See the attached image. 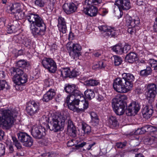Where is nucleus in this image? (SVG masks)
Here are the masks:
<instances>
[{"label": "nucleus", "instance_id": "obj_1", "mask_svg": "<svg viewBox=\"0 0 157 157\" xmlns=\"http://www.w3.org/2000/svg\"><path fill=\"white\" fill-rule=\"evenodd\" d=\"M26 18L30 23V29L34 36L42 35L44 34L46 28L42 17L37 14L30 13L26 16Z\"/></svg>", "mask_w": 157, "mask_h": 157}, {"label": "nucleus", "instance_id": "obj_2", "mask_svg": "<svg viewBox=\"0 0 157 157\" xmlns=\"http://www.w3.org/2000/svg\"><path fill=\"white\" fill-rule=\"evenodd\" d=\"M68 116V114L65 113L59 115H54L50 117L49 128L51 131L57 132L62 130L64 126L66 120Z\"/></svg>", "mask_w": 157, "mask_h": 157}, {"label": "nucleus", "instance_id": "obj_3", "mask_svg": "<svg viewBox=\"0 0 157 157\" xmlns=\"http://www.w3.org/2000/svg\"><path fill=\"white\" fill-rule=\"evenodd\" d=\"M17 117L16 113L9 109H2L0 111V126L2 125L10 128L13 124Z\"/></svg>", "mask_w": 157, "mask_h": 157}, {"label": "nucleus", "instance_id": "obj_4", "mask_svg": "<svg viewBox=\"0 0 157 157\" xmlns=\"http://www.w3.org/2000/svg\"><path fill=\"white\" fill-rule=\"evenodd\" d=\"M127 99L124 94L119 95L112 100V105L115 113L118 115H122L125 111L126 103L124 101Z\"/></svg>", "mask_w": 157, "mask_h": 157}, {"label": "nucleus", "instance_id": "obj_5", "mask_svg": "<svg viewBox=\"0 0 157 157\" xmlns=\"http://www.w3.org/2000/svg\"><path fill=\"white\" fill-rule=\"evenodd\" d=\"M125 19L128 27V32L131 34H135L140 29V24L139 17L132 18L128 15H126Z\"/></svg>", "mask_w": 157, "mask_h": 157}, {"label": "nucleus", "instance_id": "obj_6", "mask_svg": "<svg viewBox=\"0 0 157 157\" xmlns=\"http://www.w3.org/2000/svg\"><path fill=\"white\" fill-rule=\"evenodd\" d=\"M41 63L43 67L50 73H54L57 70L56 63L52 58L44 57L42 60Z\"/></svg>", "mask_w": 157, "mask_h": 157}, {"label": "nucleus", "instance_id": "obj_7", "mask_svg": "<svg viewBox=\"0 0 157 157\" xmlns=\"http://www.w3.org/2000/svg\"><path fill=\"white\" fill-rule=\"evenodd\" d=\"M157 87L154 83L148 84L147 85L146 94L148 102L151 104L153 102L154 98L157 94Z\"/></svg>", "mask_w": 157, "mask_h": 157}, {"label": "nucleus", "instance_id": "obj_8", "mask_svg": "<svg viewBox=\"0 0 157 157\" xmlns=\"http://www.w3.org/2000/svg\"><path fill=\"white\" fill-rule=\"evenodd\" d=\"M67 49L70 56L74 59L76 60L81 55L80 51L82 49V47L78 44H73L72 45H67Z\"/></svg>", "mask_w": 157, "mask_h": 157}, {"label": "nucleus", "instance_id": "obj_9", "mask_svg": "<svg viewBox=\"0 0 157 157\" xmlns=\"http://www.w3.org/2000/svg\"><path fill=\"white\" fill-rule=\"evenodd\" d=\"M17 136L19 140L22 143L23 146L29 147L33 145L32 138L26 133L21 132L19 133Z\"/></svg>", "mask_w": 157, "mask_h": 157}, {"label": "nucleus", "instance_id": "obj_10", "mask_svg": "<svg viewBox=\"0 0 157 157\" xmlns=\"http://www.w3.org/2000/svg\"><path fill=\"white\" fill-rule=\"evenodd\" d=\"M12 81L15 84V87L17 90H22L24 89L23 84L27 81V76L24 74L17 78H12Z\"/></svg>", "mask_w": 157, "mask_h": 157}, {"label": "nucleus", "instance_id": "obj_11", "mask_svg": "<svg viewBox=\"0 0 157 157\" xmlns=\"http://www.w3.org/2000/svg\"><path fill=\"white\" fill-rule=\"evenodd\" d=\"M31 134L36 139H43L45 135V129L41 125L33 126Z\"/></svg>", "mask_w": 157, "mask_h": 157}, {"label": "nucleus", "instance_id": "obj_12", "mask_svg": "<svg viewBox=\"0 0 157 157\" xmlns=\"http://www.w3.org/2000/svg\"><path fill=\"white\" fill-rule=\"evenodd\" d=\"M26 111L29 115L32 116L37 113L40 109L38 102L34 101H29L26 106Z\"/></svg>", "mask_w": 157, "mask_h": 157}, {"label": "nucleus", "instance_id": "obj_13", "mask_svg": "<svg viewBox=\"0 0 157 157\" xmlns=\"http://www.w3.org/2000/svg\"><path fill=\"white\" fill-rule=\"evenodd\" d=\"M76 98L78 101V112H84L88 107V102L85 100L83 95L80 92Z\"/></svg>", "mask_w": 157, "mask_h": 157}, {"label": "nucleus", "instance_id": "obj_14", "mask_svg": "<svg viewBox=\"0 0 157 157\" xmlns=\"http://www.w3.org/2000/svg\"><path fill=\"white\" fill-rule=\"evenodd\" d=\"M140 107L139 104L136 102L131 103L126 110V114L128 116L134 115L139 110Z\"/></svg>", "mask_w": 157, "mask_h": 157}, {"label": "nucleus", "instance_id": "obj_15", "mask_svg": "<svg viewBox=\"0 0 157 157\" xmlns=\"http://www.w3.org/2000/svg\"><path fill=\"white\" fill-rule=\"evenodd\" d=\"M122 77L125 80L126 87L131 90L132 87V82L135 79L133 75L130 73H124L122 74Z\"/></svg>", "mask_w": 157, "mask_h": 157}, {"label": "nucleus", "instance_id": "obj_16", "mask_svg": "<svg viewBox=\"0 0 157 157\" xmlns=\"http://www.w3.org/2000/svg\"><path fill=\"white\" fill-rule=\"evenodd\" d=\"M61 73L62 76L64 78L69 77L70 78H72L76 77L79 74L78 72L75 69L70 71L69 68L63 69L61 71Z\"/></svg>", "mask_w": 157, "mask_h": 157}, {"label": "nucleus", "instance_id": "obj_17", "mask_svg": "<svg viewBox=\"0 0 157 157\" xmlns=\"http://www.w3.org/2000/svg\"><path fill=\"white\" fill-rule=\"evenodd\" d=\"M115 5L119 9L128 10L131 8V4L129 0H117Z\"/></svg>", "mask_w": 157, "mask_h": 157}, {"label": "nucleus", "instance_id": "obj_18", "mask_svg": "<svg viewBox=\"0 0 157 157\" xmlns=\"http://www.w3.org/2000/svg\"><path fill=\"white\" fill-rule=\"evenodd\" d=\"M64 11L67 14L75 12L77 9V6L74 3H65L63 6Z\"/></svg>", "mask_w": 157, "mask_h": 157}, {"label": "nucleus", "instance_id": "obj_19", "mask_svg": "<svg viewBox=\"0 0 157 157\" xmlns=\"http://www.w3.org/2000/svg\"><path fill=\"white\" fill-rule=\"evenodd\" d=\"M150 105H146L143 109L142 113L144 118L146 119L150 118L153 113V110L152 109V103L149 102Z\"/></svg>", "mask_w": 157, "mask_h": 157}, {"label": "nucleus", "instance_id": "obj_20", "mask_svg": "<svg viewBox=\"0 0 157 157\" xmlns=\"http://www.w3.org/2000/svg\"><path fill=\"white\" fill-rule=\"evenodd\" d=\"M58 26L60 32L65 33L66 32L67 28L66 23L64 18L59 16L58 18Z\"/></svg>", "mask_w": 157, "mask_h": 157}, {"label": "nucleus", "instance_id": "obj_21", "mask_svg": "<svg viewBox=\"0 0 157 157\" xmlns=\"http://www.w3.org/2000/svg\"><path fill=\"white\" fill-rule=\"evenodd\" d=\"M21 22L17 21H13V24L8 25L7 27V31L8 33H12L17 32L19 29Z\"/></svg>", "mask_w": 157, "mask_h": 157}, {"label": "nucleus", "instance_id": "obj_22", "mask_svg": "<svg viewBox=\"0 0 157 157\" xmlns=\"http://www.w3.org/2000/svg\"><path fill=\"white\" fill-rule=\"evenodd\" d=\"M67 131L70 135L72 137H75L76 136V131L75 127L73 123L69 118L68 121Z\"/></svg>", "mask_w": 157, "mask_h": 157}, {"label": "nucleus", "instance_id": "obj_23", "mask_svg": "<svg viewBox=\"0 0 157 157\" xmlns=\"http://www.w3.org/2000/svg\"><path fill=\"white\" fill-rule=\"evenodd\" d=\"M55 95V90L52 89H50L44 95L42 100L44 101L47 102L51 100Z\"/></svg>", "mask_w": 157, "mask_h": 157}, {"label": "nucleus", "instance_id": "obj_24", "mask_svg": "<svg viewBox=\"0 0 157 157\" xmlns=\"http://www.w3.org/2000/svg\"><path fill=\"white\" fill-rule=\"evenodd\" d=\"M84 11L86 14L90 17L96 16L98 12L97 8L94 6H91L88 8L84 9Z\"/></svg>", "mask_w": 157, "mask_h": 157}, {"label": "nucleus", "instance_id": "obj_25", "mask_svg": "<svg viewBox=\"0 0 157 157\" xmlns=\"http://www.w3.org/2000/svg\"><path fill=\"white\" fill-rule=\"evenodd\" d=\"M113 86L114 89L118 93H125L130 90L126 87V85L121 86L115 84H113Z\"/></svg>", "mask_w": 157, "mask_h": 157}, {"label": "nucleus", "instance_id": "obj_26", "mask_svg": "<svg viewBox=\"0 0 157 157\" xmlns=\"http://www.w3.org/2000/svg\"><path fill=\"white\" fill-rule=\"evenodd\" d=\"M10 70L11 75L13 76V78L15 77L17 78L25 74L23 71L18 68L12 67L11 68Z\"/></svg>", "mask_w": 157, "mask_h": 157}, {"label": "nucleus", "instance_id": "obj_27", "mask_svg": "<svg viewBox=\"0 0 157 157\" xmlns=\"http://www.w3.org/2000/svg\"><path fill=\"white\" fill-rule=\"evenodd\" d=\"M78 100L75 99L72 101L71 103H70L69 104H68V106L70 109L74 112H78Z\"/></svg>", "mask_w": 157, "mask_h": 157}, {"label": "nucleus", "instance_id": "obj_28", "mask_svg": "<svg viewBox=\"0 0 157 157\" xmlns=\"http://www.w3.org/2000/svg\"><path fill=\"white\" fill-rule=\"evenodd\" d=\"M136 54L134 52H130L125 57L126 60L129 63H133L137 59Z\"/></svg>", "mask_w": 157, "mask_h": 157}, {"label": "nucleus", "instance_id": "obj_29", "mask_svg": "<svg viewBox=\"0 0 157 157\" xmlns=\"http://www.w3.org/2000/svg\"><path fill=\"white\" fill-rule=\"evenodd\" d=\"M80 92L78 90H75L72 91L71 94H70L68 96L66 99L65 101L68 105L70 100L73 101L74 99L77 100L76 97L78 96L79 95Z\"/></svg>", "mask_w": 157, "mask_h": 157}, {"label": "nucleus", "instance_id": "obj_30", "mask_svg": "<svg viewBox=\"0 0 157 157\" xmlns=\"http://www.w3.org/2000/svg\"><path fill=\"white\" fill-rule=\"evenodd\" d=\"M109 127L112 128L116 127L118 125V123L116 118L113 116L110 117L109 119Z\"/></svg>", "mask_w": 157, "mask_h": 157}, {"label": "nucleus", "instance_id": "obj_31", "mask_svg": "<svg viewBox=\"0 0 157 157\" xmlns=\"http://www.w3.org/2000/svg\"><path fill=\"white\" fill-rule=\"evenodd\" d=\"M89 113L91 117L92 122L94 125H97L99 122V119L97 114L94 112H91Z\"/></svg>", "mask_w": 157, "mask_h": 157}, {"label": "nucleus", "instance_id": "obj_32", "mask_svg": "<svg viewBox=\"0 0 157 157\" xmlns=\"http://www.w3.org/2000/svg\"><path fill=\"white\" fill-rule=\"evenodd\" d=\"M145 142L146 144L151 145L157 142V137L153 136H149L145 140Z\"/></svg>", "mask_w": 157, "mask_h": 157}, {"label": "nucleus", "instance_id": "obj_33", "mask_svg": "<svg viewBox=\"0 0 157 157\" xmlns=\"http://www.w3.org/2000/svg\"><path fill=\"white\" fill-rule=\"evenodd\" d=\"M85 96L87 98L91 100L95 96V94L92 90L88 89L84 92Z\"/></svg>", "mask_w": 157, "mask_h": 157}, {"label": "nucleus", "instance_id": "obj_34", "mask_svg": "<svg viewBox=\"0 0 157 157\" xmlns=\"http://www.w3.org/2000/svg\"><path fill=\"white\" fill-rule=\"evenodd\" d=\"M82 129L84 134H89L91 132V128L90 126L84 122L82 124Z\"/></svg>", "mask_w": 157, "mask_h": 157}, {"label": "nucleus", "instance_id": "obj_35", "mask_svg": "<svg viewBox=\"0 0 157 157\" xmlns=\"http://www.w3.org/2000/svg\"><path fill=\"white\" fill-rule=\"evenodd\" d=\"M118 30H116L114 28H110L109 30L106 33V34L109 36L116 37L118 35Z\"/></svg>", "mask_w": 157, "mask_h": 157}, {"label": "nucleus", "instance_id": "obj_36", "mask_svg": "<svg viewBox=\"0 0 157 157\" xmlns=\"http://www.w3.org/2000/svg\"><path fill=\"white\" fill-rule=\"evenodd\" d=\"M101 2V0H86L85 4L86 5L91 6L96 5L100 3Z\"/></svg>", "mask_w": 157, "mask_h": 157}, {"label": "nucleus", "instance_id": "obj_37", "mask_svg": "<svg viewBox=\"0 0 157 157\" xmlns=\"http://www.w3.org/2000/svg\"><path fill=\"white\" fill-rule=\"evenodd\" d=\"M86 85L89 86H95L98 85L99 82L98 80L94 79H90L85 82Z\"/></svg>", "mask_w": 157, "mask_h": 157}, {"label": "nucleus", "instance_id": "obj_38", "mask_svg": "<svg viewBox=\"0 0 157 157\" xmlns=\"http://www.w3.org/2000/svg\"><path fill=\"white\" fill-rule=\"evenodd\" d=\"M112 49L117 54H121L123 53V47L121 45L117 44Z\"/></svg>", "mask_w": 157, "mask_h": 157}, {"label": "nucleus", "instance_id": "obj_39", "mask_svg": "<svg viewBox=\"0 0 157 157\" xmlns=\"http://www.w3.org/2000/svg\"><path fill=\"white\" fill-rule=\"evenodd\" d=\"M105 66V64H104L102 61H100L94 64L92 67V68L94 70L98 68L102 69L104 68Z\"/></svg>", "mask_w": 157, "mask_h": 157}, {"label": "nucleus", "instance_id": "obj_40", "mask_svg": "<svg viewBox=\"0 0 157 157\" xmlns=\"http://www.w3.org/2000/svg\"><path fill=\"white\" fill-rule=\"evenodd\" d=\"M24 16L25 13L23 12L22 10L15 12L14 16L17 20L22 19L24 18Z\"/></svg>", "mask_w": 157, "mask_h": 157}, {"label": "nucleus", "instance_id": "obj_41", "mask_svg": "<svg viewBox=\"0 0 157 157\" xmlns=\"http://www.w3.org/2000/svg\"><path fill=\"white\" fill-rule=\"evenodd\" d=\"M151 72V70L150 67H147L145 69L141 71L140 75L143 76H147L150 74Z\"/></svg>", "mask_w": 157, "mask_h": 157}, {"label": "nucleus", "instance_id": "obj_42", "mask_svg": "<svg viewBox=\"0 0 157 157\" xmlns=\"http://www.w3.org/2000/svg\"><path fill=\"white\" fill-rule=\"evenodd\" d=\"M16 66L19 67L23 68L25 67L27 65V62L24 59L19 60L16 63Z\"/></svg>", "mask_w": 157, "mask_h": 157}, {"label": "nucleus", "instance_id": "obj_43", "mask_svg": "<svg viewBox=\"0 0 157 157\" xmlns=\"http://www.w3.org/2000/svg\"><path fill=\"white\" fill-rule=\"evenodd\" d=\"M125 80L123 79L120 78H117L114 80L113 84H117L118 85H121V86H124L125 85Z\"/></svg>", "mask_w": 157, "mask_h": 157}, {"label": "nucleus", "instance_id": "obj_44", "mask_svg": "<svg viewBox=\"0 0 157 157\" xmlns=\"http://www.w3.org/2000/svg\"><path fill=\"white\" fill-rule=\"evenodd\" d=\"M114 63L115 66H119L120 65L122 62V59L121 58L117 56H113Z\"/></svg>", "mask_w": 157, "mask_h": 157}, {"label": "nucleus", "instance_id": "obj_45", "mask_svg": "<svg viewBox=\"0 0 157 157\" xmlns=\"http://www.w3.org/2000/svg\"><path fill=\"white\" fill-rule=\"evenodd\" d=\"M9 88V86L5 80L0 81V91L4 89H7Z\"/></svg>", "mask_w": 157, "mask_h": 157}, {"label": "nucleus", "instance_id": "obj_46", "mask_svg": "<svg viewBox=\"0 0 157 157\" xmlns=\"http://www.w3.org/2000/svg\"><path fill=\"white\" fill-rule=\"evenodd\" d=\"M47 2V0H35V4L38 6L43 7L44 6Z\"/></svg>", "mask_w": 157, "mask_h": 157}, {"label": "nucleus", "instance_id": "obj_47", "mask_svg": "<svg viewBox=\"0 0 157 157\" xmlns=\"http://www.w3.org/2000/svg\"><path fill=\"white\" fill-rule=\"evenodd\" d=\"M12 139L13 144L18 149H20L22 148V145L20 142L17 140L16 137L12 136Z\"/></svg>", "mask_w": 157, "mask_h": 157}, {"label": "nucleus", "instance_id": "obj_48", "mask_svg": "<svg viewBox=\"0 0 157 157\" xmlns=\"http://www.w3.org/2000/svg\"><path fill=\"white\" fill-rule=\"evenodd\" d=\"M73 87L70 85H68L64 87V90L65 91L70 94H71L72 91H74L75 90H75L74 89Z\"/></svg>", "mask_w": 157, "mask_h": 157}, {"label": "nucleus", "instance_id": "obj_49", "mask_svg": "<svg viewBox=\"0 0 157 157\" xmlns=\"http://www.w3.org/2000/svg\"><path fill=\"white\" fill-rule=\"evenodd\" d=\"M149 63L151 67L154 68L155 70H157V60L154 59H150Z\"/></svg>", "mask_w": 157, "mask_h": 157}, {"label": "nucleus", "instance_id": "obj_50", "mask_svg": "<svg viewBox=\"0 0 157 157\" xmlns=\"http://www.w3.org/2000/svg\"><path fill=\"white\" fill-rule=\"evenodd\" d=\"M121 9L118 8L116 10H114V13L115 16L117 17L118 19L121 17L123 15V12L121 10Z\"/></svg>", "mask_w": 157, "mask_h": 157}, {"label": "nucleus", "instance_id": "obj_51", "mask_svg": "<svg viewBox=\"0 0 157 157\" xmlns=\"http://www.w3.org/2000/svg\"><path fill=\"white\" fill-rule=\"evenodd\" d=\"M110 27L106 25H102L98 27L99 29L102 31L107 33Z\"/></svg>", "mask_w": 157, "mask_h": 157}, {"label": "nucleus", "instance_id": "obj_52", "mask_svg": "<svg viewBox=\"0 0 157 157\" xmlns=\"http://www.w3.org/2000/svg\"><path fill=\"white\" fill-rule=\"evenodd\" d=\"M5 152V147L3 144H0V156L4 155Z\"/></svg>", "mask_w": 157, "mask_h": 157}, {"label": "nucleus", "instance_id": "obj_53", "mask_svg": "<svg viewBox=\"0 0 157 157\" xmlns=\"http://www.w3.org/2000/svg\"><path fill=\"white\" fill-rule=\"evenodd\" d=\"M126 142H118L116 143V146L117 148H122L126 146Z\"/></svg>", "mask_w": 157, "mask_h": 157}, {"label": "nucleus", "instance_id": "obj_54", "mask_svg": "<svg viewBox=\"0 0 157 157\" xmlns=\"http://www.w3.org/2000/svg\"><path fill=\"white\" fill-rule=\"evenodd\" d=\"M13 7L15 8V11H19L20 10H21V5L20 3H14V6H13Z\"/></svg>", "mask_w": 157, "mask_h": 157}, {"label": "nucleus", "instance_id": "obj_55", "mask_svg": "<svg viewBox=\"0 0 157 157\" xmlns=\"http://www.w3.org/2000/svg\"><path fill=\"white\" fill-rule=\"evenodd\" d=\"M42 155L45 156L55 157L56 156V154L55 153L51 152L44 153Z\"/></svg>", "mask_w": 157, "mask_h": 157}, {"label": "nucleus", "instance_id": "obj_56", "mask_svg": "<svg viewBox=\"0 0 157 157\" xmlns=\"http://www.w3.org/2000/svg\"><path fill=\"white\" fill-rule=\"evenodd\" d=\"M150 128V126L148 125H145L141 128L142 131V133H144L147 132L148 131V129Z\"/></svg>", "mask_w": 157, "mask_h": 157}, {"label": "nucleus", "instance_id": "obj_57", "mask_svg": "<svg viewBox=\"0 0 157 157\" xmlns=\"http://www.w3.org/2000/svg\"><path fill=\"white\" fill-rule=\"evenodd\" d=\"M6 76V74L5 72L3 71H0V81L5 80Z\"/></svg>", "mask_w": 157, "mask_h": 157}, {"label": "nucleus", "instance_id": "obj_58", "mask_svg": "<svg viewBox=\"0 0 157 157\" xmlns=\"http://www.w3.org/2000/svg\"><path fill=\"white\" fill-rule=\"evenodd\" d=\"M123 52L127 53L131 49V46L128 44H126L123 47Z\"/></svg>", "mask_w": 157, "mask_h": 157}, {"label": "nucleus", "instance_id": "obj_59", "mask_svg": "<svg viewBox=\"0 0 157 157\" xmlns=\"http://www.w3.org/2000/svg\"><path fill=\"white\" fill-rule=\"evenodd\" d=\"M6 19L4 17H1L0 18V27L2 28L4 26L5 24Z\"/></svg>", "mask_w": 157, "mask_h": 157}, {"label": "nucleus", "instance_id": "obj_60", "mask_svg": "<svg viewBox=\"0 0 157 157\" xmlns=\"http://www.w3.org/2000/svg\"><path fill=\"white\" fill-rule=\"evenodd\" d=\"M87 144L86 142H82L78 143L76 145L75 147L77 148H80L83 147L84 146L86 145Z\"/></svg>", "mask_w": 157, "mask_h": 157}, {"label": "nucleus", "instance_id": "obj_61", "mask_svg": "<svg viewBox=\"0 0 157 157\" xmlns=\"http://www.w3.org/2000/svg\"><path fill=\"white\" fill-rule=\"evenodd\" d=\"M100 11L101 13L102 16H105L108 12V10L105 8H101L100 10Z\"/></svg>", "mask_w": 157, "mask_h": 157}, {"label": "nucleus", "instance_id": "obj_62", "mask_svg": "<svg viewBox=\"0 0 157 157\" xmlns=\"http://www.w3.org/2000/svg\"><path fill=\"white\" fill-rule=\"evenodd\" d=\"M103 53V52L102 51L100 50L98 51L94 52L93 54L94 56L96 57H98L100 56Z\"/></svg>", "mask_w": 157, "mask_h": 157}, {"label": "nucleus", "instance_id": "obj_63", "mask_svg": "<svg viewBox=\"0 0 157 157\" xmlns=\"http://www.w3.org/2000/svg\"><path fill=\"white\" fill-rule=\"evenodd\" d=\"M50 79H46L44 81L45 84L48 87L52 83V82L51 81Z\"/></svg>", "mask_w": 157, "mask_h": 157}, {"label": "nucleus", "instance_id": "obj_64", "mask_svg": "<svg viewBox=\"0 0 157 157\" xmlns=\"http://www.w3.org/2000/svg\"><path fill=\"white\" fill-rule=\"evenodd\" d=\"M153 27L154 31L157 32V17L155 19Z\"/></svg>", "mask_w": 157, "mask_h": 157}]
</instances>
